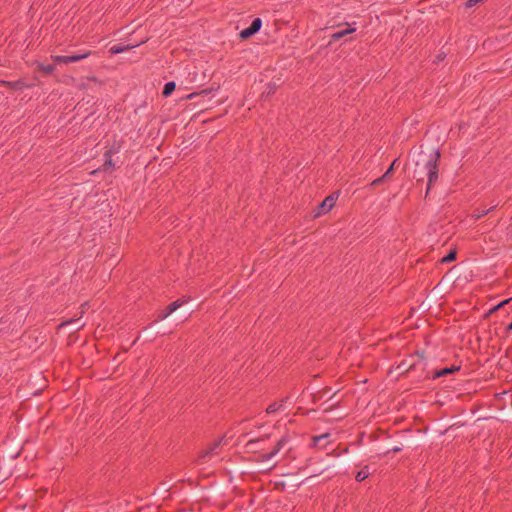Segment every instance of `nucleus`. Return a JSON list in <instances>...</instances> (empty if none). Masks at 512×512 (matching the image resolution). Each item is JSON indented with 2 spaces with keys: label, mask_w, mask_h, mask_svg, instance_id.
Segmentation results:
<instances>
[{
  "label": "nucleus",
  "mask_w": 512,
  "mask_h": 512,
  "mask_svg": "<svg viewBox=\"0 0 512 512\" xmlns=\"http://www.w3.org/2000/svg\"><path fill=\"white\" fill-rule=\"evenodd\" d=\"M440 158L441 153L438 148L433 149L429 154H426L423 151L419 153V159L416 162V166L419 167L422 164L423 170L427 176L426 196H428L431 188L438 181Z\"/></svg>",
  "instance_id": "f257e3e1"
},
{
  "label": "nucleus",
  "mask_w": 512,
  "mask_h": 512,
  "mask_svg": "<svg viewBox=\"0 0 512 512\" xmlns=\"http://www.w3.org/2000/svg\"><path fill=\"white\" fill-rule=\"evenodd\" d=\"M91 54L92 52L90 50H81L71 55H54L52 56V59L57 64H69L72 62H78L80 60L86 59Z\"/></svg>",
  "instance_id": "f03ea898"
},
{
  "label": "nucleus",
  "mask_w": 512,
  "mask_h": 512,
  "mask_svg": "<svg viewBox=\"0 0 512 512\" xmlns=\"http://www.w3.org/2000/svg\"><path fill=\"white\" fill-rule=\"evenodd\" d=\"M290 441V438L287 434L283 435L275 444L274 448L265 454L260 455L261 461H267L275 457Z\"/></svg>",
  "instance_id": "7ed1b4c3"
},
{
  "label": "nucleus",
  "mask_w": 512,
  "mask_h": 512,
  "mask_svg": "<svg viewBox=\"0 0 512 512\" xmlns=\"http://www.w3.org/2000/svg\"><path fill=\"white\" fill-rule=\"evenodd\" d=\"M262 26V20L260 18H255L249 27L243 29L239 36L241 39H248L261 29Z\"/></svg>",
  "instance_id": "20e7f679"
},
{
  "label": "nucleus",
  "mask_w": 512,
  "mask_h": 512,
  "mask_svg": "<svg viewBox=\"0 0 512 512\" xmlns=\"http://www.w3.org/2000/svg\"><path fill=\"white\" fill-rule=\"evenodd\" d=\"M415 357H418L420 360H423V354L417 353L416 355H410L408 359L403 360L399 365L398 369H400L402 372H410L413 370L416 366V360Z\"/></svg>",
  "instance_id": "39448f33"
},
{
  "label": "nucleus",
  "mask_w": 512,
  "mask_h": 512,
  "mask_svg": "<svg viewBox=\"0 0 512 512\" xmlns=\"http://www.w3.org/2000/svg\"><path fill=\"white\" fill-rule=\"evenodd\" d=\"M220 443H221V440L214 442L207 449L201 451L199 454V458L203 462L210 460L214 455L218 454V449H219Z\"/></svg>",
  "instance_id": "423d86ee"
},
{
  "label": "nucleus",
  "mask_w": 512,
  "mask_h": 512,
  "mask_svg": "<svg viewBox=\"0 0 512 512\" xmlns=\"http://www.w3.org/2000/svg\"><path fill=\"white\" fill-rule=\"evenodd\" d=\"M336 200H337V196H335L334 194L327 196L318 205V209H319L318 214H325V213L329 212L334 207Z\"/></svg>",
  "instance_id": "0eeeda50"
},
{
  "label": "nucleus",
  "mask_w": 512,
  "mask_h": 512,
  "mask_svg": "<svg viewBox=\"0 0 512 512\" xmlns=\"http://www.w3.org/2000/svg\"><path fill=\"white\" fill-rule=\"evenodd\" d=\"M346 25H347L346 28L336 31L331 35V41H338V40L342 39L343 37H345L349 34H352L353 32L356 31L355 27H351L350 24H346Z\"/></svg>",
  "instance_id": "6e6552de"
},
{
  "label": "nucleus",
  "mask_w": 512,
  "mask_h": 512,
  "mask_svg": "<svg viewBox=\"0 0 512 512\" xmlns=\"http://www.w3.org/2000/svg\"><path fill=\"white\" fill-rule=\"evenodd\" d=\"M458 370H460V366H452V367H446V368H443L440 370H436V371H434L432 378L437 379V378L452 374Z\"/></svg>",
  "instance_id": "1a4fd4ad"
},
{
  "label": "nucleus",
  "mask_w": 512,
  "mask_h": 512,
  "mask_svg": "<svg viewBox=\"0 0 512 512\" xmlns=\"http://www.w3.org/2000/svg\"><path fill=\"white\" fill-rule=\"evenodd\" d=\"M138 44L136 45H123V44H115L113 45L110 49H109V52L111 54H120V53H123L127 50H130L132 49L133 47H136Z\"/></svg>",
  "instance_id": "9d476101"
},
{
  "label": "nucleus",
  "mask_w": 512,
  "mask_h": 512,
  "mask_svg": "<svg viewBox=\"0 0 512 512\" xmlns=\"http://www.w3.org/2000/svg\"><path fill=\"white\" fill-rule=\"evenodd\" d=\"M176 83L174 81H169L164 85L162 95L163 97H169L175 90Z\"/></svg>",
  "instance_id": "9b49d317"
},
{
  "label": "nucleus",
  "mask_w": 512,
  "mask_h": 512,
  "mask_svg": "<svg viewBox=\"0 0 512 512\" xmlns=\"http://www.w3.org/2000/svg\"><path fill=\"white\" fill-rule=\"evenodd\" d=\"M285 401H286V399H282L280 402H274V403L270 404L266 408V413L273 414V413L279 411L282 408Z\"/></svg>",
  "instance_id": "f8f14e48"
},
{
  "label": "nucleus",
  "mask_w": 512,
  "mask_h": 512,
  "mask_svg": "<svg viewBox=\"0 0 512 512\" xmlns=\"http://www.w3.org/2000/svg\"><path fill=\"white\" fill-rule=\"evenodd\" d=\"M121 149V144L114 142L104 153V156H113L114 154H117Z\"/></svg>",
  "instance_id": "ddd939ff"
},
{
  "label": "nucleus",
  "mask_w": 512,
  "mask_h": 512,
  "mask_svg": "<svg viewBox=\"0 0 512 512\" xmlns=\"http://www.w3.org/2000/svg\"><path fill=\"white\" fill-rule=\"evenodd\" d=\"M217 89H218V88H213V87H211V88H207V89H203V90H201L200 92H193V93L189 94V95L187 96V98H188V99H194L195 97L200 96V95H209V94H211L213 91H216Z\"/></svg>",
  "instance_id": "4468645a"
},
{
  "label": "nucleus",
  "mask_w": 512,
  "mask_h": 512,
  "mask_svg": "<svg viewBox=\"0 0 512 512\" xmlns=\"http://www.w3.org/2000/svg\"><path fill=\"white\" fill-rule=\"evenodd\" d=\"M369 476L368 467L366 466L364 469L357 472L355 479L358 482L364 481Z\"/></svg>",
  "instance_id": "2eb2a0df"
},
{
  "label": "nucleus",
  "mask_w": 512,
  "mask_h": 512,
  "mask_svg": "<svg viewBox=\"0 0 512 512\" xmlns=\"http://www.w3.org/2000/svg\"><path fill=\"white\" fill-rule=\"evenodd\" d=\"M114 168V163L111 156H104V163L102 165V170L107 171L109 169Z\"/></svg>",
  "instance_id": "dca6fc26"
},
{
  "label": "nucleus",
  "mask_w": 512,
  "mask_h": 512,
  "mask_svg": "<svg viewBox=\"0 0 512 512\" xmlns=\"http://www.w3.org/2000/svg\"><path fill=\"white\" fill-rule=\"evenodd\" d=\"M495 207H496V205H495V206H493V207H491V208H489V209H482V210L477 209V210L475 211V214L473 215V217H474L476 220H478V219H480L481 217H483V216L487 215V214H488L489 212H491L493 209H495Z\"/></svg>",
  "instance_id": "f3484780"
},
{
  "label": "nucleus",
  "mask_w": 512,
  "mask_h": 512,
  "mask_svg": "<svg viewBox=\"0 0 512 512\" xmlns=\"http://www.w3.org/2000/svg\"><path fill=\"white\" fill-rule=\"evenodd\" d=\"M457 257V252L456 250H450L449 253L444 256L441 260L442 263H450L452 261H454Z\"/></svg>",
  "instance_id": "a211bd4d"
},
{
  "label": "nucleus",
  "mask_w": 512,
  "mask_h": 512,
  "mask_svg": "<svg viewBox=\"0 0 512 512\" xmlns=\"http://www.w3.org/2000/svg\"><path fill=\"white\" fill-rule=\"evenodd\" d=\"M38 67H39V70H40V71L44 72V73H45V74H47V75H48V74L53 73V72H54V70H55V66H54V65H51V64H47V65H45V64H39V66H38Z\"/></svg>",
  "instance_id": "6ab92c4d"
},
{
  "label": "nucleus",
  "mask_w": 512,
  "mask_h": 512,
  "mask_svg": "<svg viewBox=\"0 0 512 512\" xmlns=\"http://www.w3.org/2000/svg\"><path fill=\"white\" fill-rule=\"evenodd\" d=\"M183 304V301H181L180 299L170 303L166 308L168 310V313H173L174 311H176L181 305Z\"/></svg>",
  "instance_id": "aec40b11"
},
{
  "label": "nucleus",
  "mask_w": 512,
  "mask_h": 512,
  "mask_svg": "<svg viewBox=\"0 0 512 512\" xmlns=\"http://www.w3.org/2000/svg\"><path fill=\"white\" fill-rule=\"evenodd\" d=\"M398 161H399V158H396V159L393 160V162L391 163V165L389 166L387 171L383 174L384 177L387 178V177H389L392 174V172L394 171L395 166L398 163Z\"/></svg>",
  "instance_id": "412c9836"
},
{
  "label": "nucleus",
  "mask_w": 512,
  "mask_h": 512,
  "mask_svg": "<svg viewBox=\"0 0 512 512\" xmlns=\"http://www.w3.org/2000/svg\"><path fill=\"white\" fill-rule=\"evenodd\" d=\"M327 438H329V434H327V433H326V434L319 435V436H314V437L312 438V440H313V445H314V446H317V445H318V443H319L320 441H324V440H325V439H327Z\"/></svg>",
  "instance_id": "4be33fe9"
},
{
  "label": "nucleus",
  "mask_w": 512,
  "mask_h": 512,
  "mask_svg": "<svg viewBox=\"0 0 512 512\" xmlns=\"http://www.w3.org/2000/svg\"><path fill=\"white\" fill-rule=\"evenodd\" d=\"M171 313H168V310L167 308H165L164 310L160 311L158 313V316H157V320H164L165 318H167Z\"/></svg>",
  "instance_id": "5701e85b"
},
{
  "label": "nucleus",
  "mask_w": 512,
  "mask_h": 512,
  "mask_svg": "<svg viewBox=\"0 0 512 512\" xmlns=\"http://www.w3.org/2000/svg\"><path fill=\"white\" fill-rule=\"evenodd\" d=\"M171 313H168V310L167 308H165L164 310L160 311L158 313V316H157V320H164L165 318H167Z\"/></svg>",
  "instance_id": "b1692460"
},
{
  "label": "nucleus",
  "mask_w": 512,
  "mask_h": 512,
  "mask_svg": "<svg viewBox=\"0 0 512 512\" xmlns=\"http://www.w3.org/2000/svg\"><path fill=\"white\" fill-rule=\"evenodd\" d=\"M171 313H168V310L167 308H165L164 310L160 311L158 313V316H157V320H164L165 318H167Z\"/></svg>",
  "instance_id": "393cba45"
},
{
  "label": "nucleus",
  "mask_w": 512,
  "mask_h": 512,
  "mask_svg": "<svg viewBox=\"0 0 512 512\" xmlns=\"http://www.w3.org/2000/svg\"><path fill=\"white\" fill-rule=\"evenodd\" d=\"M265 439H266V437H261V438L249 440L247 443V447L252 448L255 444H257L260 441H264Z\"/></svg>",
  "instance_id": "a878e982"
},
{
  "label": "nucleus",
  "mask_w": 512,
  "mask_h": 512,
  "mask_svg": "<svg viewBox=\"0 0 512 512\" xmlns=\"http://www.w3.org/2000/svg\"><path fill=\"white\" fill-rule=\"evenodd\" d=\"M509 300L502 301L501 303L497 304L493 308L490 309L489 314L495 312L496 310L500 309L502 306H504Z\"/></svg>",
  "instance_id": "bb28decb"
},
{
  "label": "nucleus",
  "mask_w": 512,
  "mask_h": 512,
  "mask_svg": "<svg viewBox=\"0 0 512 512\" xmlns=\"http://www.w3.org/2000/svg\"><path fill=\"white\" fill-rule=\"evenodd\" d=\"M275 90H276V84L269 83L267 85V89H266L267 94H272L275 92Z\"/></svg>",
  "instance_id": "cd10ccee"
},
{
  "label": "nucleus",
  "mask_w": 512,
  "mask_h": 512,
  "mask_svg": "<svg viewBox=\"0 0 512 512\" xmlns=\"http://www.w3.org/2000/svg\"><path fill=\"white\" fill-rule=\"evenodd\" d=\"M386 179V177H384V175H382L381 177L375 179L371 185L372 186H378L379 184H381L384 180Z\"/></svg>",
  "instance_id": "c85d7f7f"
},
{
  "label": "nucleus",
  "mask_w": 512,
  "mask_h": 512,
  "mask_svg": "<svg viewBox=\"0 0 512 512\" xmlns=\"http://www.w3.org/2000/svg\"><path fill=\"white\" fill-rule=\"evenodd\" d=\"M444 57H445V54H439V55H437V61L439 62V61L443 60V59H444Z\"/></svg>",
  "instance_id": "c756f323"
},
{
  "label": "nucleus",
  "mask_w": 512,
  "mask_h": 512,
  "mask_svg": "<svg viewBox=\"0 0 512 512\" xmlns=\"http://www.w3.org/2000/svg\"><path fill=\"white\" fill-rule=\"evenodd\" d=\"M506 331L507 332H511L512 331V322L507 325Z\"/></svg>",
  "instance_id": "7c9ffc66"
},
{
  "label": "nucleus",
  "mask_w": 512,
  "mask_h": 512,
  "mask_svg": "<svg viewBox=\"0 0 512 512\" xmlns=\"http://www.w3.org/2000/svg\"><path fill=\"white\" fill-rule=\"evenodd\" d=\"M73 321H74V319H70L69 321L64 322L62 325L70 324V323H72Z\"/></svg>",
  "instance_id": "2f4dec72"
},
{
  "label": "nucleus",
  "mask_w": 512,
  "mask_h": 512,
  "mask_svg": "<svg viewBox=\"0 0 512 512\" xmlns=\"http://www.w3.org/2000/svg\"><path fill=\"white\" fill-rule=\"evenodd\" d=\"M400 450H401V448H399V447H395L392 449L393 452H399Z\"/></svg>",
  "instance_id": "473e14b6"
},
{
  "label": "nucleus",
  "mask_w": 512,
  "mask_h": 512,
  "mask_svg": "<svg viewBox=\"0 0 512 512\" xmlns=\"http://www.w3.org/2000/svg\"><path fill=\"white\" fill-rule=\"evenodd\" d=\"M422 180H423V176H422V174L420 173V177H419V178H417V181H422Z\"/></svg>",
  "instance_id": "72a5a7b5"
},
{
  "label": "nucleus",
  "mask_w": 512,
  "mask_h": 512,
  "mask_svg": "<svg viewBox=\"0 0 512 512\" xmlns=\"http://www.w3.org/2000/svg\"><path fill=\"white\" fill-rule=\"evenodd\" d=\"M89 80L97 81V78L96 77H90Z\"/></svg>",
  "instance_id": "f704fd0d"
},
{
  "label": "nucleus",
  "mask_w": 512,
  "mask_h": 512,
  "mask_svg": "<svg viewBox=\"0 0 512 512\" xmlns=\"http://www.w3.org/2000/svg\"><path fill=\"white\" fill-rule=\"evenodd\" d=\"M417 173H418V171H417V170H415V171H414V178H417Z\"/></svg>",
  "instance_id": "c9c22d12"
},
{
  "label": "nucleus",
  "mask_w": 512,
  "mask_h": 512,
  "mask_svg": "<svg viewBox=\"0 0 512 512\" xmlns=\"http://www.w3.org/2000/svg\"><path fill=\"white\" fill-rule=\"evenodd\" d=\"M8 86H12L13 84L11 82H6Z\"/></svg>",
  "instance_id": "e433bc0d"
}]
</instances>
